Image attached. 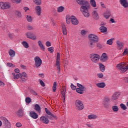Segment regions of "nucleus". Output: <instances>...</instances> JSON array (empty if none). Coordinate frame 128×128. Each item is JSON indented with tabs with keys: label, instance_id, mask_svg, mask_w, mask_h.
I'll list each match as a JSON object with an SVG mask.
<instances>
[{
	"label": "nucleus",
	"instance_id": "1",
	"mask_svg": "<svg viewBox=\"0 0 128 128\" xmlns=\"http://www.w3.org/2000/svg\"><path fill=\"white\" fill-rule=\"evenodd\" d=\"M78 4L81 6L80 7V12L85 18H89L90 14L88 10L90 9V4L86 0H76Z\"/></svg>",
	"mask_w": 128,
	"mask_h": 128
},
{
	"label": "nucleus",
	"instance_id": "2",
	"mask_svg": "<svg viewBox=\"0 0 128 128\" xmlns=\"http://www.w3.org/2000/svg\"><path fill=\"white\" fill-rule=\"evenodd\" d=\"M100 56L98 54H90V60L93 64H98L100 62Z\"/></svg>",
	"mask_w": 128,
	"mask_h": 128
},
{
	"label": "nucleus",
	"instance_id": "3",
	"mask_svg": "<svg viewBox=\"0 0 128 128\" xmlns=\"http://www.w3.org/2000/svg\"><path fill=\"white\" fill-rule=\"evenodd\" d=\"M117 70H120L121 72H126L128 70V66H126V64L124 63H120L116 66Z\"/></svg>",
	"mask_w": 128,
	"mask_h": 128
},
{
	"label": "nucleus",
	"instance_id": "4",
	"mask_svg": "<svg viewBox=\"0 0 128 128\" xmlns=\"http://www.w3.org/2000/svg\"><path fill=\"white\" fill-rule=\"evenodd\" d=\"M76 108L78 110H82V109L84 108V104L80 100H77L76 101Z\"/></svg>",
	"mask_w": 128,
	"mask_h": 128
},
{
	"label": "nucleus",
	"instance_id": "5",
	"mask_svg": "<svg viewBox=\"0 0 128 128\" xmlns=\"http://www.w3.org/2000/svg\"><path fill=\"white\" fill-rule=\"evenodd\" d=\"M110 98L108 96H106L104 98L102 102V104L105 108H110Z\"/></svg>",
	"mask_w": 128,
	"mask_h": 128
},
{
	"label": "nucleus",
	"instance_id": "6",
	"mask_svg": "<svg viewBox=\"0 0 128 128\" xmlns=\"http://www.w3.org/2000/svg\"><path fill=\"white\" fill-rule=\"evenodd\" d=\"M77 86H78V88H76V92L80 94H82L86 90V87L78 83L77 84Z\"/></svg>",
	"mask_w": 128,
	"mask_h": 128
},
{
	"label": "nucleus",
	"instance_id": "7",
	"mask_svg": "<svg viewBox=\"0 0 128 128\" xmlns=\"http://www.w3.org/2000/svg\"><path fill=\"white\" fill-rule=\"evenodd\" d=\"M90 42H98V36L94 34H90L88 36Z\"/></svg>",
	"mask_w": 128,
	"mask_h": 128
},
{
	"label": "nucleus",
	"instance_id": "8",
	"mask_svg": "<svg viewBox=\"0 0 128 128\" xmlns=\"http://www.w3.org/2000/svg\"><path fill=\"white\" fill-rule=\"evenodd\" d=\"M60 54L58 52L55 66H56V70H58V72H60Z\"/></svg>",
	"mask_w": 128,
	"mask_h": 128
},
{
	"label": "nucleus",
	"instance_id": "9",
	"mask_svg": "<svg viewBox=\"0 0 128 128\" xmlns=\"http://www.w3.org/2000/svg\"><path fill=\"white\" fill-rule=\"evenodd\" d=\"M10 8V4L8 2H0V10H8Z\"/></svg>",
	"mask_w": 128,
	"mask_h": 128
},
{
	"label": "nucleus",
	"instance_id": "10",
	"mask_svg": "<svg viewBox=\"0 0 128 128\" xmlns=\"http://www.w3.org/2000/svg\"><path fill=\"white\" fill-rule=\"evenodd\" d=\"M0 120L4 124L6 128H12V124H10V121H8V120L4 116H2L0 117Z\"/></svg>",
	"mask_w": 128,
	"mask_h": 128
},
{
	"label": "nucleus",
	"instance_id": "11",
	"mask_svg": "<svg viewBox=\"0 0 128 128\" xmlns=\"http://www.w3.org/2000/svg\"><path fill=\"white\" fill-rule=\"evenodd\" d=\"M34 60L35 62L34 64L36 68H40V66H42V61L40 58L36 56L34 57Z\"/></svg>",
	"mask_w": 128,
	"mask_h": 128
},
{
	"label": "nucleus",
	"instance_id": "12",
	"mask_svg": "<svg viewBox=\"0 0 128 128\" xmlns=\"http://www.w3.org/2000/svg\"><path fill=\"white\" fill-rule=\"evenodd\" d=\"M25 35L27 38H30V40H36V36L30 32H26Z\"/></svg>",
	"mask_w": 128,
	"mask_h": 128
},
{
	"label": "nucleus",
	"instance_id": "13",
	"mask_svg": "<svg viewBox=\"0 0 128 128\" xmlns=\"http://www.w3.org/2000/svg\"><path fill=\"white\" fill-rule=\"evenodd\" d=\"M103 16L106 20H108L112 16V11L110 10H106V12L103 13Z\"/></svg>",
	"mask_w": 128,
	"mask_h": 128
},
{
	"label": "nucleus",
	"instance_id": "14",
	"mask_svg": "<svg viewBox=\"0 0 128 128\" xmlns=\"http://www.w3.org/2000/svg\"><path fill=\"white\" fill-rule=\"evenodd\" d=\"M40 120L43 124H48L50 123V120L46 116H42L40 118Z\"/></svg>",
	"mask_w": 128,
	"mask_h": 128
},
{
	"label": "nucleus",
	"instance_id": "15",
	"mask_svg": "<svg viewBox=\"0 0 128 128\" xmlns=\"http://www.w3.org/2000/svg\"><path fill=\"white\" fill-rule=\"evenodd\" d=\"M119 2L124 8H128V0H119Z\"/></svg>",
	"mask_w": 128,
	"mask_h": 128
},
{
	"label": "nucleus",
	"instance_id": "16",
	"mask_svg": "<svg viewBox=\"0 0 128 128\" xmlns=\"http://www.w3.org/2000/svg\"><path fill=\"white\" fill-rule=\"evenodd\" d=\"M35 12H36V14L40 16V14H42V8L40 5H38L35 7Z\"/></svg>",
	"mask_w": 128,
	"mask_h": 128
},
{
	"label": "nucleus",
	"instance_id": "17",
	"mask_svg": "<svg viewBox=\"0 0 128 128\" xmlns=\"http://www.w3.org/2000/svg\"><path fill=\"white\" fill-rule=\"evenodd\" d=\"M29 116L30 118H34V120H36V118H38V114L34 111L30 112Z\"/></svg>",
	"mask_w": 128,
	"mask_h": 128
},
{
	"label": "nucleus",
	"instance_id": "18",
	"mask_svg": "<svg viewBox=\"0 0 128 128\" xmlns=\"http://www.w3.org/2000/svg\"><path fill=\"white\" fill-rule=\"evenodd\" d=\"M106 86L104 82H100L96 84V86L99 88H104Z\"/></svg>",
	"mask_w": 128,
	"mask_h": 128
},
{
	"label": "nucleus",
	"instance_id": "19",
	"mask_svg": "<svg viewBox=\"0 0 128 128\" xmlns=\"http://www.w3.org/2000/svg\"><path fill=\"white\" fill-rule=\"evenodd\" d=\"M108 54L106 53H103L101 56L100 60L103 62H105L108 60Z\"/></svg>",
	"mask_w": 128,
	"mask_h": 128
},
{
	"label": "nucleus",
	"instance_id": "20",
	"mask_svg": "<svg viewBox=\"0 0 128 128\" xmlns=\"http://www.w3.org/2000/svg\"><path fill=\"white\" fill-rule=\"evenodd\" d=\"M120 92H116L112 96V100H118V98H120Z\"/></svg>",
	"mask_w": 128,
	"mask_h": 128
},
{
	"label": "nucleus",
	"instance_id": "21",
	"mask_svg": "<svg viewBox=\"0 0 128 128\" xmlns=\"http://www.w3.org/2000/svg\"><path fill=\"white\" fill-rule=\"evenodd\" d=\"M16 114L18 116H22L24 114V111L22 108H20L16 112Z\"/></svg>",
	"mask_w": 128,
	"mask_h": 128
},
{
	"label": "nucleus",
	"instance_id": "22",
	"mask_svg": "<svg viewBox=\"0 0 128 128\" xmlns=\"http://www.w3.org/2000/svg\"><path fill=\"white\" fill-rule=\"evenodd\" d=\"M70 16L69 15H67L66 16V22L68 24H70V22H72V16Z\"/></svg>",
	"mask_w": 128,
	"mask_h": 128
},
{
	"label": "nucleus",
	"instance_id": "23",
	"mask_svg": "<svg viewBox=\"0 0 128 128\" xmlns=\"http://www.w3.org/2000/svg\"><path fill=\"white\" fill-rule=\"evenodd\" d=\"M78 22H79L78 20V18H76V16H72V24H73L74 26H78Z\"/></svg>",
	"mask_w": 128,
	"mask_h": 128
},
{
	"label": "nucleus",
	"instance_id": "24",
	"mask_svg": "<svg viewBox=\"0 0 128 128\" xmlns=\"http://www.w3.org/2000/svg\"><path fill=\"white\" fill-rule=\"evenodd\" d=\"M88 119L90 120H96V118H98V116L94 114H90L88 115Z\"/></svg>",
	"mask_w": 128,
	"mask_h": 128
},
{
	"label": "nucleus",
	"instance_id": "25",
	"mask_svg": "<svg viewBox=\"0 0 128 128\" xmlns=\"http://www.w3.org/2000/svg\"><path fill=\"white\" fill-rule=\"evenodd\" d=\"M116 44H117V48L118 50H121L122 48V46H124L122 42L119 40H118L116 41Z\"/></svg>",
	"mask_w": 128,
	"mask_h": 128
},
{
	"label": "nucleus",
	"instance_id": "26",
	"mask_svg": "<svg viewBox=\"0 0 128 128\" xmlns=\"http://www.w3.org/2000/svg\"><path fill=\"white\" fill-rule=\"evenodd\" d=\"M96 42L89 41L88 46L90 48H94L96 47Z\"/></svg>",
	"mask_w": 128,
	"mask_h": 128
},
{
	"label": "nucleus",
	"instance_id": "27",
	"mask_svg": "<svg viewBox=\"0 0 128 128\" xmlns=\"http://www.w3.org/2000/svg\"><path fill=\"white\" fill-rule=\"evenodd\" d=\"M34 110H36V112H38V114H40L41 112L40 106H39L38 104H36L34 105Z\"/></svg>",
	"mask_w": 128,
	"mask_h": 128
},
{
	"label": "nucleus",
	"instance_id": "28",
	"mask_svg": "<svg viewBox=\"0 0 128 128\" xmlns=\"http://www.w3.org/2000/svg\"><path fill=\"white\" fill-rule=\"evenodd\" d=\"M57 86H58V82H54L52 87V90L53 92H56Z\"/></svg>",
	"mask_w": 128,
	"mask_h": 128
},
{
	"label": "nucleus",
	"instance_id": "29",
	"mask_svg": "<svg viewBox=\"0 0 128 128\" xmlns=\"http://www.w3.org/2000/svg\"><path fill=\"white\" fill-rule=\"evenodd\" d=\"M92 14L96 20H98L100 17L98 16V12L96 10L93 11L92 12Z\"/></svg>",
	"mask_w": 128,
	"mask_h": 128
},
{
	"label": "nucleus",
	"instance_id": "30",
	"mask_svg": "<svg viewBox=\"0 0 128 128\" xmlns=\"http://www.w3.org/2000/svg\"><path fill=\"white\" fill-rule=\"evenodd\" d=\"M62 26L63 34L64 36H66V34H68V32H66V25H64V24H62Z\"/></svg>",
	"mask_w": 128,
	"mask_h": 128
},
{
	"label": "nucleus",
	"instance_id": "31",
	"mask_svg": "<svg viewBox=\"0 0 128 128\" xmlns=\"http://www.w3.org/2000/svg\"><path fill=\"white\" fill-rule=\"evenodd\" d=\"M8 54L11 58H14L16 56V52L12 50H10L8 51Z\"/></svg>",
	"mask_w": 128,
	"mask_h": 128
},
{
	"label": "nucleus",
	"instance_id": "32",
	"mask_svg": "<svg viewBox=\"0 0 128 128\" xmlns=\"http://www.w3.org/2000/svg\"><path fill=\"white\" fill-rule=\"evenodd\" d=\"M90 3L92 8H96V0H90Z\"/></svg>",
	"mask_w": 128,
	"mask_h": 128
},
{
	"label": "nucleus",
	"instance_id": "33",
	"mask_svg": "<svg viewBox=\"0 0 128 128\" xmlns=\"http://www.w3.org/2000/svg\"><path fill=\"white\" fill-rule=\"evenodd\" d=\"M12 76H14V80H18V78H20L22 74H20V73H19L18 74H16V73L14 72L12 74Z\"/></svg>",
	"mask_w": 128,
	"mask_h": 128
},
{
	"label": "nucleus",
	"instance_id": "34",
	"mask_svg": "<svg viewBox=\"0 0 128 128\" xmlns=\"http://www.w3.org/2000/svg\"><path fill=\"white\" fill-rule=\"evenodd\" d=\"M64 7L62 6H58L56 8V11L58 12H59V13L62 12H64Z\"/></svg>",
	"mask_w": 128,
	"mask_h": 128
},
{
	"label": "nucleus",
	"instance_id": "35",
	"mask_svg": "<svg viewBox=\"0 0 128 128\" xmlns=\"http://www.w3.org/2000/svg\"><path fill=\"white\" fill-rule=\"evenodd\" d=\"M26 20L28 22H32V20H34V18L32 16L30 15H27L26 16Z\"/></svg>",
	"mask_w": 128,
	"mask_h": 128
},
{
	"label": "nucleus",
	"instance_id": "36",
	"mask_svg": "<svg viewBox=\"0 0 128 128\" xmlns=\"http://www.w3.org/2000/svg\"><path fill=\"white\" fill-rule=\"evenodd\" d=\"M99 66H100V70L101 72H104L105 70H106V68L104 66V65L102 64V63H99Z\"/></svg>",
	"mask_w": 128,
	"mask_h": 128
},
{
	"label": "nucleus",
	"instance_id": "37",
	"mask_svg": "<svg viewBox=\"0 0 128 128\" xmlns=\"http://www.w3.org/2000/svg\"><path fill=\"white\" fill-rule=\"evenodd\" d=\"M100 30L101 32H103L104 34V32H108V28H106V27L104 26H100Z\"/></svg>",
	"mask_w": 128,
	"mask_h": 128
},
{
	"label": "nucleus",
	"instance_id": "38",
	"mask_svg": "<svg viewBox=\"0 0 128 128\" xmlns=\"http://www.w3.org/2000/svg\"><path fill=\"white\" fill-rule=\"evenodd\" d=\"M38 44L40 48L42 50H45L44 46V44H42V41L38 40Z\"/></svg>",
	"mask_w": 128,
	"mask_h": 128
},
{
	"label": "nucleus",
	"instance_id": "39",
	"mask_svg": "<svg viewBox=\"0 0 128 128\" xmlns=\"http://www.w3.org/2000/svg\"><path fill=\"white\" fill-rule=\"evenodd\" d=\"M112 108L114 112H118V106H112Z\"/></svg>",
	"mask_w": 128,
	"mask_h": 128
},
{
	"label": "nucleus",
	"instance_id": "40",
	"mask_svg": "<svg viewBox=\"0 0 128 128\" xmlns=\"http://www.w3.org/2000/svg\"><path fill=\"white\" fill-rule=\"evenodd\" d=\"M33 2L36 6H40L42 4V0H33Z\"/></svg>",
	"mask_w": 128,
	"mask_h": 128
},
{
	"label": "nucleus",
	"instance_id": "41",
	"mask_svg": "<svg viewBox=\"0 0 128 128\" xmlns=\"http://www.w3.org/2000/svg\"><path fill=\"white\" fill-rule=\"evenodd\" d=\"M22 44L25 48H30V46L28 45V43L26 41H24L22 42Z\"/></svg>",
	"mask_w": 128,
	"mask_h": 128
},
{
	"label": "nucleus",
	"instance_id": "42",
	"mask_svg": "<svg viewBox=\"0 0 128 128\" xmlns=\"http://www.w3.org/2000/svg\"><path fill=\"white\" fill-rule=\"evenodd\" d=\"M16 16H18V18H22V12L16 10L15 12Z\"/></svg>",
	"mask_w": 128,
	"mask_h": 128
},
{
	"label": "nucleus",
	"instance_id": "43",
	"mask_svg": "<svg viewBox=\"0 0 128 128\" xmlns=\"http://www.w3.org/2000/svg\"><path fill=\"white\" fill-rule=\"evenodd\" d=\"M21 76L20 78H28V74L26 73V72H22V73H20Z\"/></svg>",
	"mask_w": 128,
	"mask_h": 128
},
{
	"label": "nucleus",
	"instance_id": "44",
	"mask_svg": "<svg viewBox=\"0 0 128 128\" xmlns=\"http://www.w3.org/2000/svg\"><path fill=\"white\" fill-rule=\"evenodd\" d=\"M120 108H122V110H126L128 108H126V105L124 104H120Z\"/></svg>",
	"mask_w": 128,
	"mask_h": 128
},
{
	"label": "nucleus",
	"instance_id": "45",
	"mask_svg": "<svg viewBox=\"0 0 128 128\" xmlns=\"http://www.w3.org/2000/svg\"><path fill=\"white\" fill-rule=\"evenodd\" d=\"M112 40H114V39L111 38L107 40L106 44H109V46H112Z\"/></svg>",
	"mask_w": 128,
	"mask_h": 128
},
{
	"label": "nucleus",
	"instance_id": "46",
	"mask_svg": "<svg viewBox=\"0 0 128 128\" xmlns=\"http://www.w3.org/2000/svg\"><path fill=\"white\" fill-rule=\"evenodd\" d=\"M25 100L27 104H30V102H32V99H30V98L29 97L26 98Z\"/></svg>",
	"mask_w": 128,
	"mask_h": 128
},
{
	"label": "nucleus",
	"instance_id": "47",
	"mask_svg": "<svg viewBox=\"0 0 128 128\" xmlns=\"http://www.w3.org/2000/svg\"><path fill=\"white\" fill-rule=\"evenodd\" d=\"M128 54V48H124V52L122 53V54L124 56H126V54Z\"/></svg>",
	"mask_w": 128,
	"mask_h": 128
},
{
	"label": "nucleus",
	"instance_id": "48",
	"mask_svg": "<svg viewBox=\"0 0 128 128\" xmlns=\"http://www.w3.org/2000/svg\"><path fill=\"white\" fill-rule=\"evenodd\" d=\"M48 52H50L51 54H52V52H54V47L52 46V47L48 48Z\"/></svg>",
	"mask_w": 128,
	"mask_h": 128
},
{
	"label": "nucleus",
	"instance_id": "49",
	"mask_svg": "<svg viewBox=\"0 0 128 128\" xmlns=\"http://www.w3.org/2000/svg\"><path fill=\"white\" fill-rule=\"evenodd\" d=\"M44 110L46 114H47L48 116H51L52 114L50 110H48V108H45Z\"/></svg>",
	"mask_w": 128,
	"mask_h": 128
},
{
	"label": "nucleus",
	"instance_id": "50",
	"mask_svg": "<svg viewBox=\"0 0 128 128\" xmlns=\"http://www.w3.org/2000/svg\"><path fill=\"white\" fill-rule=\"evenodd\" d=\"M26 80H28V78H26L24 77L20 78V82H26Z\"/></svg>",
	"mask_w": 128,
	"mask_h": 128
},
{
	"label": "nucleus",
	"instance_id": "51",
	"mask_svg": "<svg viewBox=\"0 0 128 128\" xmlns=\"http://www.w3.org/2000/svg\"><path fill=\"white\" fill-rule=\"evenodd\" d=\"M97 76H98L99 78H104V74L102 73L98 74Z\"/></svg>",
	"mask_w": 128,
	"mask_h": 128
},
{
	"label": "nucleus",
	"instance_id": "52",
	"mask_svg": "<svg viewBox=\"0 0 128 128\" xmlns=\"http://www.w3.org/2000/svg\"><path fill=\"white\" fill-rule=\"evenodd\" d=\"M70 88H71L72 90H76V86L74 85V84H70Z\"/></svg>",
	"mask_w": 128,
	"mask_h": 128
},
{
	"label": "nucleus",
	"instance_id": "53",
	"mask_svg": "<svg viewBox=\"0 0 128 128\" xmlns=\"http://www.w3.org/2000/svg\"><path fill=\"white\" fill-rule=\"evenodd\" d=\"M100 6L102 8H106V4H104V2H100Z\"/></svg>",
	"mask_w": 128,
	"mask_h": 128
},
{
	"label": "nucleus",
	"instance_id": "54",
	"mask_svg": "<svg viewBox=\"0 0 128 128\" xmlns=\"http://www.w3.org/2000/svg\"><path fill=\"white\" fill-rule=\"evenodd\" d=\"M7 66H9V68H14V64L10 63V62H8L7 63Z\"/></svg>",
	"mask_w": 128,
	"mask_h": 128
},
{
	"label": "nucleus",
	"instance_id": "55",
	"mask_svg": "<svg viewBox=\"0 0 128 128\" xmlns=\"http://www.w3.org/2000/svg\"><path fill=\"white\" fill-rule=\"evenodd\" d=\"M38 82H40L42 86H45L46 84H44V82L42 81V80H39Z\"/></svg>",
	"mask_w": 128,
	"mask_h": 128
},
{
	"label": "nucleus",
	"instance_id": "56",
	"mask_svg": "<svg viewBox=\"0 0 128 128\" xmlns=\"http://www.w3.org/2000/svg\"><path fill=\"white\" fill-rule=\"evenodd\" d=\"M27 28L28 30H34V27L32 26H28Z\"/></svg>",
	"mask_w": 128,
	"mask_h": 128
},
{
	"label": "nucleus",
	"instance_id": "57",
	"mask_svg": "<svg viewBox=\"0 0 128 128\" xmlns=\"http://www.w3.org/2000/svg\"><path fill=\"white\" fill-rule=\"evenodd\" d=\"M46 46H48V47L51 46H52V44L49 41H48L46 43Z\"/></svg>",
	"mask_w": 128,
	"mask_h": 128
},
{
	"label": "nucleus",
	"instance_id": "58",
	"mask_svg": "<svg viewBox=\"0 0 128 128\" xmlns=\"http://www.w3.org/2000/svg\"><path fill=\"white\" fill-rule=\"evenodd\" d=\"M80 33L82 36H85V34H86V30H82Z\"/></svg>",
	"mask_w": 128,
	"mask_h": 128
},
{
	"label": "nucleus",
	"instance_id": "59",
	"mask_svg": "<svg viewBox=\"0 0 128 128\" xmlns=\"http://www.w3.org/2000/svg\"><path fill=\"white\" fill-rule=\"evenodd\" d=\"M16 126L17 128H22V123L18 122L16 124Z\"/></svg>",
	"mask_w": 128,
	"mask_h": 128
},
{
	"label": "nucleus",
	"instance_id": "60",
	"mask_svg": "<svg viewBox=\"0 0 128 128\" xmlns=\"http://www.w3.org/2000/svg\"><path fill=\"white\" fill-rule=\"evenodd\" d=\"M62 96L64 98V100H66V90H64L62 92Z\"/></svg>",
	"mask_w": 128,
	"mask_h": 128
},
{
	"label": "nucleus",
	"instance_id": "61",
	"mask_svg": "<svg viewBox=\"0 0 128 128\" xmlns=\"http://www.w3.org/2000/svg\"><path fill=\"white\" fill-rule=\"evenodd\" d=\"M13 2H16V4H20V0H12Z\"/></svg>",
	"mask_w": 128,
	"mask_h": 128
},
{
	"label": "nucleus",
	"instance_id": "62",
	"mask_svg": "<svg viewBox=\"0 0 128 128\" xmlns=\"http://www.w3.org/2000/svg\"><path fill=\"white\" fill-rule=\"evenodd\" d=\"M86 126L88 128H92L94 126V125L92 124H86Z\"/></svg>",
	"mask_w": 128,
	"mask_h": 128
},
{
	"label": "nucleus",
	"instance_id": "63",
	"mask_svg": "<svg viewBox=\"0 0 128 128\" xmlns=\"http://www.w3.org/2000/svg\"><path fill=\"white\" fill-rule=\"evenodd\" d=\"M14 72H16V74H20V69L18 68H16L14 70Z\"/></svg>",
	"mask_w": 128,
	"mask_h": 128
},
{
	"label": "nucleus",
	"instance_id": "64",
	"mask_svg": "<svg viewBox=\"0 0 128 128\" xmlns=\"http://www.w3.org/2000/svg\"><path fill=\"white\" fill-rule=\"evenodd\" d=\"M0 86H4V83L0 80Z\"/></svg>",
	"mask_w": 128,
	"mask_h": 128
}]
</instances>
